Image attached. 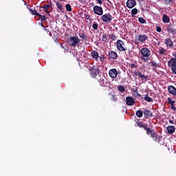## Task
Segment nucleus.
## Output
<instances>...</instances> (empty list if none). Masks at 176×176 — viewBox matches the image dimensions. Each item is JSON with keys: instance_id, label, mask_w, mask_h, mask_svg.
I'll return each mask as SVG.
<instances>
[{"instance_id": "f257e3e1", "label": "nucleus", "mask_w": 176, "mask_h": 176, "mask_svg": "<svg viewBox=\"0 0 176 176\" xmlns=\"http://www.w3.org/2000/svg\"><path fill=\"white\" fill-rule=\"evenodd\" d=\"M140 53L142 54L140 59L144 61V63H148L149 60H151V58H149L151 57V50L148 48H142Z\"/></svg>"}, {"instance_id": "f03ea898", "label": "nucleus", "mask_w": 176, "mask_h": 176, "mask_svg": "<svg viewBox=\"0 0 176 176\" xmlns=\"http://www.w3.org/2000/svg\"><path fill=\"white\" fill-rule=\"evenodd\" d=\"M144 130H146L147 135H150L153 141H155V142H160V136H159L157 133H155L153 130L146 127H144Z\"/></svg>"}, {"instance_id": "7ed1b4c3", "label": "nucleus", "mask_w": 176, "mask_h": 176, "mask_svg": "<svg viewBox=\"0 0 176 176\" xmlns=\"http://www.w3.org/2000/svg\"><path fill=\"white\" fill-rule=\"evenodd\" d=\"M80 38L78 36H70L69 42L70 46L73 47H76V46H79L80 45Z\"/></svg>"}, {"instance_id": "20e7f679", "label": "nucleus", "mask_w": 176, "mask_h": 176, "mask_svg": "<svg viewBox=\"0 0 176 176\" xmlns=\"http://www.w3.org/2000/svg\"><path fill=\"white\" fill-rule=\"evenodd\" d=\"M97 79L98 82L102 87H105V86H107V84L108 83V80L107 79V78H105V76H99Z\"/></svg>"}, {"instance_id": "39448f33", "label": "nucleus", "mask_w": 176, "mask_h": 176, "mask_svg": "<svg viewBox=\"0 0 176 176\" xmlns=\"http://www.w3.org/2000/svg\"><path fill=\"white\" fill-rule=\"evenodd\" d=\"M94 13L95 14H97V16H102V14H104V10H102V7L95 6L94 7Z\"/></svg>"}, {"instance_id": "423d86ee", "label": "nucleus", "mask_w": 176, "mask_h": 176, "mask_svg": "<svg viewBox=\"0 0 176 176\" xmlns=\"http://www.w3.org/2000/svg\"><path fill=\"white\" fill-rule=\"evenodd\" d=\"M116 47L118 50H120V52L126 51V49L124 48V42L122 40L117 41Z\"/></svg>"}, {"instance_id": "0eeeda50", "label": "nucleus", "mask_w": 176, "mask_h": 176, "mask_svg": "<svg viewBox=\"0 0 176 176\" xmlns=\"http://www.w3.org/2000/svg\"><path fill=\"white\" fill-rule=\"evenodd\" d=\"M102 21L103 23H109L112 21V15L110 14H104L102 16Z\"/></svg>"}, {"instance_id": "6e6552de", "label": "nucleus", "mask_w": 176, "mask_h": 176, "mask_svg": "<svg viewBox=\"0 0 176 176\" xmlns=\"http://www.w3.org/2000/svg\"><path fill=\"white\" fill-rule=\"evenodd\" d=\"M148 35L146 34H139L137 39L140 43H145V41H148Z\"/></svg>"}, {"instance_id": "1a4fd4ad", "label": "nucleus", "mask_w": 176, "mask_h": 176, "mask_svg": "<svg viewBox=\"0 0 176 176\" xmlns=\"http://www.w3.org/2000/svg\"><path fill=\"white\" fill-rule=\"evenodd\" d=\"M134 75H135V76H138V78H140L141 80H144V79H145V80H149V76H145L142 74L140 72H135L134 73Z\"/></svg>"}, {"instance_id": "9d476101", "label": "nucleus", "mask_w": 176, "mask_h": 176, "mask_svg": "<svg viewBox=\"0 0 176 176\" xmlns=\"http://www.w3.org/2000/svg\"><path fill=\"white\" fill-rule=\"evenodd\" d=\"M126 104L129 107H131L135 104V99L131 96H128L126 98Z\"/></svg>"}, {"instance_id": "9b49d317", "label": "nucleus", "mask_w": 176, "mask_h": 176, "mask_svg": "<svg viewBox=\"0 0 176 176\" xmlns=\"http://www.w3.org/2000/svg\"><path fill=\"white\" fill-rule=\"evenodd\" d=\"M135 5H137L135 0H127L126 1V8L129 9H133Z\"/></svg>"}, {"instance_id": "f8f14e48", "label": "nucleus", "mask_w": 176, "mask_h": 176, "mask_svg": "<svg viewBox=\"0 0 176 176\" xmlns=\"http://www.w3.org/2000/svg\"><path fill=\"white\" fill-rule=\"evenodd\" d=\"M164 44L166 45L167 47L169 49H172L174 47V43L170 38H166L164 41Z\"/></svg>"}, {"instance_id": "ddd939ff", "label": "nucleus", "mask_w": 176, "mask_h": 176, "mask_svg": "<svg viewBox=\"0 0 176 176\" xmlns=\"http://www.w3.org/2000/svg\"><path fill=\"white\" fill-rule=\"evenodd\" d=\"M168 65L173 69L176 67V58H170L168 62Z\"/></svg>"}, {"instance_id": "4468645a", "label": "nucleus", "mask_w": 176, "mask_h": 176, "mask_svg": "<svg viewBox=\"0 0 176 176\" xmlns=\"http://www.w3.org/2000/svg\"><path fill=\"white\" fill-rule=\"evenodd\" d=\"M109 75L110 77H111L113 79H115L118 76V70L116 69H111L109 71Z\"/></svg>"}, {"instance_id": "2eb2a0df", "label": "nucleus", "mask_w": 176, "mask_h": 176, "mask_svg": "<svg viewBox=\"0 0 176 176\" xmlns=\"http://www.w3.org/2000/svg\"><path fill=\"white\" fill-rule=\"evenodd\" d=\"M168 91L170 93V94H172L173 96H176V88L173 85H170L168 87Z\"/></svg>"}, {"instance_id": "dca6fc26", "label": "nucleus", "mask_w": 176, "mask_h": 176, "mask_svg": "<svg viewBox=\"0 0 176 176\" xmlns=\"http://www.w3.org/2000/svg\"><path fill=\"white\" fill-rule=\"evenodd\" d=\"M166 130L168 134H174V133H175V126L173 125H169L166 127Z\"/></svg>"}, {"instance_id": "f3484780", "label": "nucleus", "mask_w": 176, "mask_h": 176, "mask_svg": "<svg viewBox=\"0 0 176 176\" xmlns=\"http://www.w3.org/2000/svg\"><path fill=\"white\" fill-rule=\"evenodd\" d=\"M91 57L96 60V61H98V58L100 57V54H98V52L97 51H92L91 52Z\"/></svg>"}, {"instance_id": "a211bd4d", "label": "nucleus", "mask_w": 176, "mask_h": 176, "mask_svg": "<svg viewBox=\"0 0 176 176\" xmlns=\"http://www.w3.org/2000/svg\"><path fill=\"white\" fill-rule=\"evenodd\" d=\"M90 71V75L93 78H97V75H98V70L97 69L91 68L89 69Z\"/></svg>"}, {"instance_id": "6ab92c4d", "label": "nucleus", "mask_w": 176, "mask_h": 176, "mask_svg": "<svg viewBox=\"0 0 176 176\" xmlns=\"http://www.w3.org/2000/svg\"><path fill=\"white\" fill-rule=\"evenodd\" d=\"M109 56L110 58H113V60H116V58H118V54L113 51H111L109 52Z\"/></svg>"}, {"instance_id": "aec40b11", "label": "nucleus", "mask_w": 176, "mask_h": 176, "mask_svg": "<svg viewBox=\"0 0 176 176\" xmlns=\"http://www.w3.org/2000/svg\"><path fill=\"white\" fill-rule=\"evenodd\" d=\"M162 21H164V23L167 24L170 23V18L166 14H164L162 18Z\"/></svg>"}, {"instance_id": "412c9836", "label": "nucleus", "mask_w": 176, "mask_h": 176, "mask_svg": "<svg viewBox=\"0 0 176 176\" xmlns=\"http://www.w3.org/2000/svg\"><path fill=\"white\" fill-rule=\"evenodd\" d=\"M43 9H45V13H47V14H49V12L47 11V9L49 8H52V1L50 2V5H45L43 7Z\"/></svg>"}, {"instance_id": "4be33fe9", "label": "nucleus", "mask_w": 176, "mask_h": 176, "mask_svg": "<svg viewBox=\"0 0 176 176\" xmlns=\"http://www.w3.org/2000/svg\"><path fill=\"white\" fill-rule=\"evenodd\" d=\"M118 90L120 93H124V91H126V89L124 88V87H123V85H119L118 87Z\"/></svg>"}, {"instance_id": "5701e85b", "label": "nucleus", "mask_w": 176, "mask_h": 176, "mask_svg": "<svg viewBox=\"0 0 176 176\" xmlns=\"http://www.w3.org/2000/svg\"><path fill=\"white\" fill-rule=\"evenodd\" d=\"M79 36L82 41H87V36L85 33H79Z\"/></svg>"}, {"instance_id": "b1692460", "label": "nucleus", "mask_w": 176, "mask_h": 176, "mask_svg": "<svg viewBox=\"0 0 176 176\" xmlns=\"http://www.w3.org/2000/svg\"><path fill=\"white\" fill-rule=\"evenodd\" d=\"M144 100L147 101V102H152V101H153L152 98L149 97V95H148V94H146V96L144 97Z\"/></svg>"}, {"instance_id": "393cba45", "label": "nucleus", "mask_w": 176, "mask_h": 176, "mask_svg": "<svg viewBox=\"0 0 176 176\" xmlns=\"http://www.w3.org/2000/svg\"><path fill=\"white\" fill-rule=\"evenodd\" d=\"M137 13H138V9L133 8L131 10V16H132V17H134V16H135V14H137Z\"/></svg>"}, {"instance_id": "a878e982", "label": "nucleus", "mask_w": 176, "mask_h": 176, "mask_svg": "<svg viewBox=\"0 0 176 176\" xmlns=\"http://www.w3.org/2000/svg\"><path fill=\"white\" fill-rule=\"evenodd\" d=\"M143 116L144 113H142L141 110H138L136 111V116H138V118H142Z\"/></svg>"}, {"instance_id": "bb28decb", "label": "nucleus", "mask_w": 176, "mask_h": 176, "mask_svg": "<svg viewBox=\"0 0 176 176\" xmlns=\"http://www.w3.org/2000/svg\"><path fill=\"white\" fill-rule=\"evenodd\" d=\"M138 21L140 23V24H146V21L142 17L138 18Z\"/></svg>"}, {"instance_id": "cd10ccee", "label": "nucleus", "mask_w": 176, "mask_h": 176, "mask_svg": "<svg viewBox=\"0 0 176 176\" xmlns=\"http://www.w3.org/2000/svg\"><path fill=\"white\" fill-rule=\"evenodd\" d=\"M160 54H163L164 56H165V54H167V51L166 50V49L162 47L160 50Z\"/></svg>"}, {"instance_id": "c85d7f7f", "label": "nucleus", "mask_w": 176, "mask_h": 176, "mask_svg": "<svg viewBox=\"0 0 176 176\" xmlns=\"http://www.w3.org/2000/svg\"><path fill=\"white\" fill-rule=\"evenodd\" d=\"M144 114L145 116H152V113H151V111L148 110H144Z\"/></svg>"}, {"instance_id": "c756f323", "label": "nucleus", "mask_w": 176, "mask_h": 176, "mask_svg": "<svg viewBox=\"0 0 176 176\" xmlns=\"http://www.w3.org/2000/svg\"><path fill=\"white\" fill-rule=\"evenodd\" d=\"M168 102L170 105H174V104H175V100H173L171 98H168Z\"/></svg>"}, {"instance_id": "7c9ffc66", "label": "nucleus", "mask_w": 176, "mask_h": 176, "mask_svg": "<svg viewBox=\"0 0 176 176\" xmlns=\"http://www.w3.org/2000/svg\"><path fill=\"white\" fill-rule=\"evenodd\" d=\"M66 10L67 12H72V8H71V4H66L65 6Z\"/></svg>"}, {"instance_id": "2f4dec72", "label": "nucleus", "mask_w": 176, "mask_h": 176, "mask_svg": "<svg viewBox=\"0 0 176 176\" xmlns=\"http://www.w3.org/2000/svg\"><path fill=\"white\" fill-rule=\"evenodd\" d=\"M92 28L94 30H98V23H97V22H94L92 25Z\"/></svg>"}, {"instance_id": "473e14b6", "label": "nucleus", "mask_w": 176, "mask_h": 176, "mask_svg": "<svg viewBox=\"0 0 176 176\" xmlns=\"http://www.w3.org/2000/svg\"><path fill=\"white\" fill-rule=\"evenodd\" d=\"M38 16H39L41 21H46V16L45 15H41V14H39Z\"/></svg>"}, {"instance_id": "72a5a7b5", "label": "nucleus", "mask_w": 176, "mask_h": 176, "mask_svg": "<svg viewBox=\"0 0 176 176\" xmlns=\"http://www.w3.org/2000/svg\"><path fill=\"white\" fill-rule=\"evenodd\" d=\"M109 39H111V41H116V36L114 34H110L109 36Z\"/></svg>"}, {"instance_id": "f704fd0d", "label": "nucleus", "mask_w": 176, "mask_h": 176, "mask_svg": "<svg viewBox=\"0 0 176 176\" xmlns=\"http://www.w3.org/2000/svg\"><path fill=\"white\" fill-rule=\"evenodd\" d=\"M169 32H170V34H173V35H175L176 29L175 28H170V29H169Z\"/></svg>"}, {"instance_id": "c9c22d12", "label": "nucleus", "mask_w": 176, "mask_h": 176, "mask_svg": "<svg viewBox=\"0 0 176 176\" xmlns=\"http://www.w3.org/2000/svg\"><path fill=\"white\" fill-rule=\"evenodd\" d=\"M56 6L57 8L59 9L60 10H63V5L60 4V3H56Z\"/></svg>"}, {"instance_id": "e433bc0d", "label": "nucleus", "mask_w": 176, "mask_h": 176, "mask_svg": "<svg viewBox=\"0 0 176 176\" xmlns=\"http://www.w3.org/2000/svg\"><path fill=\"white\" fill-rule=\"evenodd\" d=\"M107 34H103L102 36V42H107Z\"/></svg>"}, {"instance_id": "4c0bfd02", "label": "nucleus", "mask_w": 176, "mask_h": 176, "mask_svg": "<svg viewBox=\"0 0 176 176\" xmlns=\"http://www.w3.org/2000/svg\"><path fill=\"white\" fill-rule=\"evenodd\" d=\"M104 60H105V56L104 55H100L99 56V60L102 63V61H104Z\"/></svg>"}, {"instance_id": "58836bf2", "label": "nucleus", "mask_w": 176, "mask_h": 176, "mask_svg": "<svg viewBox=\"0 0 176 176\" xmlns=\"http://www.w3.org/2000/svg\"><path fill=\"white\" fill-rule=\"evenodd\" d=\"M170 124H176V122H174V117L172 118V120H169Z\"/></svg>"}, {"instance_id": "ea45409f", "label": "nucleus", "mask_w": 176, "mask_h": 176, "mask_svg": "<svg viewBox=\"0 0 176 176\" xmlns=\"http://www.w3.org/2000/svg\"><path fill=\"white\" fill-rule=\"evenodd\" d=\"M174 1L175 0H165V3L168 5L171 2L172 3H174Z\"/></svg>"}, {"instance_id": "a19ab883", "label": "nucleus", "mask_w": 176, "mask_h": 176, "mask_svg": "<svg viewBox=\"0 0 176 176\" xmlns=\"http://www.w3.org/2000/svg\"><path fill=\"white\" fill-rule=\"evenodd\" d=\"M134 93L136 94V97H141V94L138 92V90H135Z\"/></svg>"}, {"instance_id": "79ce46f5", "label": "nucleus", "mask_w": 176, "mask_h": 176, "mask_svg": "<svg viewBox=\"0 0 176 176\" xmlns=\"http://www.w3.org/2000/svg\"><path fill=\"white\" fill-rule=\"evenodd\" d=\"M32 14H34V16H39V13H38V12H36V10H32Z\"/></svg>"}, {"instance_id": "37998d69", "label": "nucleus", "mask_w": 176, "mask_h": 176, "mask_svg": "<svg viewBox=\"0 0 176 176\" xmlns=\"http://www.w3.org/2000/svg\"><path fill=\"white\" fill-rule=\"evenodd\" d=\"M85 18L86 19V20H90V15L85 14Z\"/></svg>"}, {"instance_id": "c03bdc74", "label": "nucleus", "mask_w": 176, "mask_h": 176, "mask_svg": "<svg viewBox=\"0 0 176 176\" xmlns=\"http://www.w3.org/2000/svg\"><path fill=\"white\" fill-rule=\"evenodd\" d=\"M138 127H140V128L143 127L145 129V126H144V125H142V124H141L140 122L138 123Z\"/></svg>"}, {"instance_id": "a18cd8bd", "label": "nucleus", "mask_w": 176, "mask_h": 176, "mask_svg": "<svg viewBox=\"0 0 176 176\" xmlns=\"http://www.w3.org/2000/svg\"><path fill=\"white\" fill-rule=\"evenodd\" d=\"M171 71L173 74H175V75H176V67H173V69H171Z\"/></svg>"}, {"instance_id": "49530a36", "label": "nucleus", "mask_w": 176, "mask_h": 176, "mask_svg": "<svg viewBox=\"0 0 176 176\" xmlns=\"http://www.w3.org/2000/svg\"><path fill=\"white\" fill-rule=\"evenodd\" d=\"M103 1L104 0H96V2H97V3H99L100 5H101V3H102Z\"/></svg>"}, {"instance_id": "de8ad7c7", "label": "nucleus", "mask_w": 176, "mask_h": 176, "mask_svg": "<svg viewBox=\"0 0 176 176\" xmlns=\"http://www.w3.org/2000/svg\"><path fill=\"white\" fill-rule=\"evenodd\" d=\"M157 32H162V28L158 27V28H157Z\"/></svg>"}, {"instance_id": "09e8293b", "label": "nucleus", "mask_w": 176, "mask_h": 176, "mask_svg": "<svg viewBox=\"0 0 176 176\" xmlns=\"http://www.w3.org/2000/svg\"><path fill=\"white\" fill-rule=\"evenodd\" d=\"M131 68H137V66L134 63L131 64Z\"/></svg>"}, {"instance_id": "8fccbe9b", "label": "nucleus", "mask_w": 176, "mask_h": 176, "mask_svg": "<svg viewBox=\"0 0 176 176\" xmlns=\"http://www.w3.org/2000/svg\"><path fill=\"white\" fill-rule=\"evenodd\" d=\"M172 111H176V107H174V104L171 105Z\"/></svg>"}, {"instance_id": "3c124183", "label": "nucleus", "mask_w": 176, "mask_h": 176, "mask_svg": "<svg viewBox=\"0 0 176 176\" xmlns=\"http://www.w3.org/2000/svg\"><path fill=\"white\" fill-rule=\"evenodd\" d=\"M151 64H152V65H154V67H156V63L155 62H152Z\"/></svg>"}, {"instance_id": "603ef678", "label": "nucleus", "mask_w": 176, "mask_h": 176, "mask_svg": "<svg viewBox=\"0 0 176 176\" xmlns=\"http://www.w3.org/2000/svg\"><path fill=\"white\" fill-rule=\"evenodd\" d=\"M113 101H116V98H115V96H112Z\"/></svg>"}, {"instance_id": "864d4df0", "label": "nucleus", "mask_w": 176, "mask_h": 176, "mask_svg": "<svg viewBox=\"0 0 176 176\" xmlns=\"http://www.w3.org/2000/svg\"><path fill=\"white\" fill-rule=\"evenodd\" d=\"M41 27H43V28H45V26L42 23H41Z\"/></svg>"}, {"instance_id": "5fc2aeb1", "label": "nucleus", "mask_w": 176, "mask_h": 176, "mask_svg": "<svg viewBox=\"0 0 176 176\" xmlns=\"http://www.w3.org/2000/svg\"><path fill=\"white\" fill-rule=\"evenodd\" d=\"M45 30L46 31V28H45Z\"/></svg>"}, {"instance_id": "6e6d98bb", "label": "nucleus", "mask_w": 176, "mask_h": 176, "mask_svg": "<svg viewBox=\"0 0 176 176\" xmlns=\"http://www.w3.org/2000/svg\"><path fill=\"white\" fill-rule=\"evenodd\" d=\"M60 1H64V0H60Z\"/></svg>"}]
</instances>
